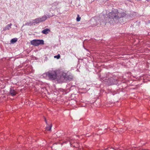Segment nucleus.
I'll return each mask as SVG.
<instances>
[{"label": "nucleus", "instance_id": "20", "mask_svg": "<svg viewBox=\"0 0 150 150\" xmlns=\"http://www.w3.org/2000/svg\"><path fill=\"white\" fill-rule=\"evenodd\" d=\"M70 144H71V142H70Z\"/></svg>", "mask_w": 150, "mask_h": 150}, {"label": "nucleus", "instance_id": "17", "mask_svg": "<svg viewBox=\"0 0 150 150\" xmlns=\"http://www.w3.org/2000/svg\"><path fill=\"white\" fill-rule=\"evenodd\" d=\"M129 1L130 2H132L131 1V0H129Z\"/></svg>", "mask_w": 150, "mask_h": 150}, {"label": "nucleus", "instance_id": "6", "mask_svg": "<svg viewBox=\"0 0 150 150\" xmlns=\"http://www.w3.org/2000/svg\"><path fill=\"white\" fill-rule=\"evenodd\" d=\"M47 17L45 16H43L41 18H38L33 20V25L45 21L47 19Z\"/></svg>", "mask_w": 150, "mask_h": 150}, {"label": "nucleus", "instance_id": "2", "mask_svg": "<svg viewBox=\"0 0 150 150\" xmlns=\"http://www.w3.org/2000/svg\"><path fill=\"white\" fill-rule=\"evenodd\" d=\"M58 72H59L58 70H50L43 74L42 76L47 79L54 80L57 79V77L58 76Z\"/></svg>", "mask_w": 150, "mask_h": 150}, {"label": "nucleus", "instance_id": "1", "mask_svg": "<svg viewBox=\"0 0 150 150\" xmlns=\"http://www.w3.org/2000/svg\"><path fill=\"white\" fill-rule=\"evenodd\" d=\"M126 14L124 12H121L120 10L114 9L108 13H107L106 15L108 17L105 18L103 16L100 17L96 18V25L104 26L107 23H109L110 24L117 23L119 22V19L124 17Z\"/></svg>", "mask_w": 150, "mask_h": 150}, {"label": "nucleus", "instance_id": "15", "mask_svg": "<svg viewBox=\"0 0 150 150\" xmlns=\"http://www.w3.org/2000/svg\"><path fill=\"white\" fill-rule=\"evenodd\" d=\"M54 57L57 58V59H59L60 57V55L59 54L55 56H54Z\"/></svg>", "mask_w": 150, "mask_h": 150}, {"label": "nucleus", "instance_id": "5", "mask_svg": "<svg viewBox=\"0 0 150 150\" xmlns=\"http://www.w3.org/2000/svg\"><path fill=\"white\" fill-rule=\"evenodd\" d=\"M30 44L34 46H38L40 45L44 44V41L42 40L35 39L30 42Z\"/></svg>", "mask_w": 150, "mask_h": 150}, {"label": "nucleus", "instance_id": "13", "mask_svg": "<svg viewBox=\"0 0 150 150\" xmlns=\"http://www.w3.org/2000/svg\"><path fill=\"white\" fill-rule=\"evenodd\" d=\"M17 38H15L12 39L11 40V42L12 43H14L17 41Z\"/></svg>", "mask_w": 150, "mask_h": 150}, {"label": "nucleus", "instance_id": "12", "mask_svg": "<svg viewBox=\"0 0 150 150\" xmlns=\"http://www.w3.org/2000/svg\"><path fill=\"white\" fill-rule=\"evenodd\" d=\"M33 25V21L32 22H26L24 24H23L22 27L24 26L25 25H29L31 26Z\"/></svg>", "mask_w": 150, "mask_h": 150}, {"label": "nucleus", "instance_id": "11", "mask_svg": "<svg viewBox=\"0 0 150 150\" xmlns=\"http://www.w3.org/2000/svg\"><path fill=\"white\" fill-rule=\"evenodd\" d=\"M45 122L46 123L47 125V126L46 127V129L49 131H50L51 130V127H52V125H51L50 126H49V125H47V121L45 118Z\"/></svg>", "mask_w": 150, "mask_h": 150}, {"label": "nucleus", "instance_id": "19", "mask_svg": "<svg viewBox=\"0 0 150 150\" xmlns=\"http://www.w3.org/2000/svg\"><path fill=\"white\" fill-rule=\"evenodd\" d=\"M112 75V77L113 78V77H112L113 76V75ZM115 78V77H114L113 78Z\"/></svg>", "mask_w": 150, "mask_h": 150}, {"label": "nucleus", "instance_id": "4", "mask_svg": "<svg viewBox=\"0 0 150 150\" xmlns=\"http://www.w3.org/2000/svg\"><path fill=\"white\" fill-rule=\"evenodd\" d=\"M59 72H58V76L57 77V79L61 81H64L65 80L68 81L70 80L69 76L67 75L66 73L59 70H58Z\"/></svg>", "mask_w": 150, "mask_h": 150}, {"label": "nucleus", "instance_id": "3", "mask_svg": "<svg viewBox=\"0 0 150 150\" xmlns=\"http://www.w3.org/2000/svg\"><path fill=\"white\" fill-rule=\"evenodd\" d=\"M112 74H110L109 77L107 76L106 78L104 77L101 80L102 82H106V83L108 85H112L116 84L117 83V79L113 78L112 77Z\"/></svg>", "mask_w": 150, "mask_h": 150}, {"label": "nucleus", "instance_id": "18", "mask_svg": "<svg viewBox=\"0 0 150 150\" xmlns=\"http://www.w3.org/2000/svg\"><path fill=\"white\" fill-rule=\"evenodd\" d=\"M15 26L16 27H17V26L16 25H15Z\"/></svg>", "mask_w": 150, "mask_h": 150}, {"label": "nucleus", "instance_id": "9", "mask_svg": "<svg viewBox=\"0 0 150 150\" xmlns=\"http://www.w3.org/2000/svg\"><path fill=\"white\" fill-rule=\"evenodd\" d=\"M50 32V30L48 28H46L42 31V33L45 35L47 34Z\"/></svg>", "mask_w": 150, "mask_h": 150}, {"label": "nucleus", "instance_id": "14", "mask_svg": "<svg viewBox=\"0 0 150 150\" xmlns=\"http://www.w3.org/2000/svg\"><path fill=\"white\" fill-rule=\"evenodd\" d=\"M81 19V18L79 17V16L78 15V17L76 18V21L78 22L80 21Z\"/></svg>", "mask_w": 150, "mask_h": 150}, {"label": "nucleus", "instance_id": "10", "mask_svg": "<svg viewBox=\"0 0 150 150\" xmlns=\"http://www.w3.org/2000/svg\"><path fill=\"white\" fill-rule=\"evenodd\" d=\"M11 23H10V24H8L4 28L3 30L6 31L7 30H9L10 28H11Z\"/></svg>", "mask_w": 150, "mask_h": 150}, {"label": "nucleus", "instance_id": "8", "mask_svg": "<svg viewBox=\"0 0 150 150\" xmlns=\"http://www.w3.org/2000/svg\"><path fill=\"white\" fill-rule=\"evenodd\" d=\"M9 93L12 96H13L16 94L17 93L14 90L11 88L10 90Z\"/></svg>", "mask_w": 150, "mask_h": 150}, {"label": "nucleus", "instance_id": "7", "mask_svg": "<svg viewBox=\"0 0 150 150\" xmlns=\"http://www.w3.org/2000/svg\"><path fill=\"white\" fill-rule=\"evenodd\" d=\"M61 3L59 1H55L50 5L51 6V8L52 10H54L57 8L58 5Z\"/></svg>", "mask_w": 150, "mask_h": 150}, {"label": "nucleus", "instance_id": "16", "mask_svg": "<svg viewBox=\"0 0 150 150\" xmlns=\"http://www.w3.org/2000/svg\"><path fill=\"white\" fill-rule=\"evenodd\" d=\"M148 2L150 1V0H147Z\"/></svg>", "mask_w": 150, "mask_h": 150}]
</instances>
